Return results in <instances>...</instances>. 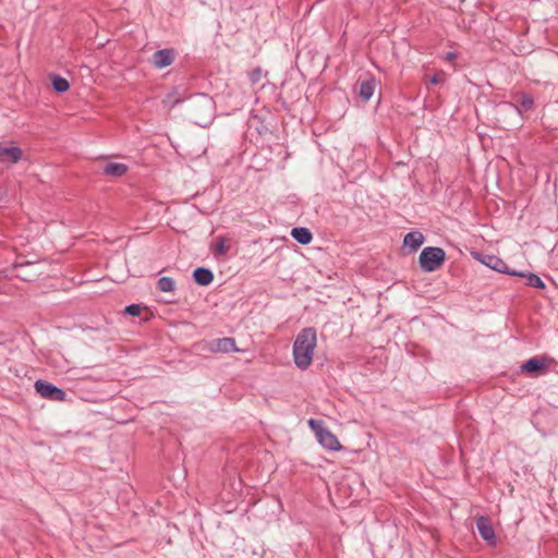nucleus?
Masks as SVG:
<instances>
[{
	"instance_id": "obj_1",
	"label": "nucleus",
	"mask_w": 558,
	"mask_h": 558,
	"mask_svg": "<svg viewBox=\"0 0 558 558\" xmlns=\"http://www.w3.org/2000/svg\"><path fill=\"white\" fill-rule=\"evenodd\" d=\"M317 347V335L313 328L302 329L293 344V359L300 369H307L313 363Z\"/></svg>"
},
{
	"instance_id": "obj_2",
	"label": "nucleus",
	"mask_w": 558,
	"mask_h": 558,
	"mask_svg": "<svg viewBox=\"0 0 558 558\" xmlns=\"http://www.w3.org/2000/svg\"><path fill=\"white\" fill-rule=\"evenodd\" d=\"M308 426L315 433L318 442L327 450L339 451L342 446L337 436L324 426L322 421L311 418Z\"/></svg>"
},
{
	"instance_id": "obj_3",
	"label": "nucleus",
	"mask_w": 558,
	"mask_h": 558,
	"mask_svg": "<svg viewBox=\"0 0 558 558\" xmlns=\"http://www.w3.org/2000/svg\"><path fill=\"white\" fill-rule=\"evenodd\" d=\"M445 262V251L440 247H425L420 254V265L425 271L437 270Z\"/></svg>"
},
{
	"instance_id": "obj_4",
	"label": "nucleus",
	"mask_w": 558,
	"mask_h": 558,
	"mask_svg": "<svg viewBox=\"0 0 558 558\" xmlns=\"http://www.w3.org/2000/svg\"><path fill=\"white\" fill-rule=\"evenodd\" d=\"M473 256L475 259H477L480 263L486 265L487 267L504 274H511L508 265L498 256L490 255V254H481V253H473Z\"/></svg>"
},
{
	"instance_id": "obj_5",
	"label": "nucleus",
	"mask_w": 558,
	"mask_h": 558,
	"mask_svg": "<svg viewBox=\"0 0 558 558\" xmlns=\"http://www.w3.org/2000/svg\"><path fill=\"white\" fill-rule=\"evenodd\" d=\"M37 393H39L43 398L52 401H63L65 398V392L63 390L41 380H37Z\"/></svg>"
},
{
	"instance_id": "obj_6",
	"label": "nucleus",
	"mask_w": 558,
	"mask_h": 558,
	"mask_svg": "<svg viewBox=\"0 0 558 558\" xmlns=\"http://www.w3.org/2000/svg\"><path fill=\"white\" fill-rule=\"evenodd\" d=\"M208 349L213 353L241 352L233 338H220L211 341Z\"/></svg>"
},
{
	"instance_id": "obj_7",
	"label": "nucleus",
	"mask_w": 558,
	"mask_h": 558,
	"mask_svg": "<svg viewBox=\"0 0 558 558\" xmlns=\"http://www.w3.org/2000/svg\"><path fill=\"white\" fill-rule=\"evenodd\" d=\"M550 362L551 360L548 357H533L522 364L521 369L523 373H545Z\"/></svg>"
},
{
	"instance_id": "obj_8",
	"label": "nucleus",
	"mask_w": 558,
	"mask_h": 558,
	"mask_svg": "<svg viewBox=\"0 0 558 558\" xmlns=\"http://www.w3.org/2000/svg\"><path fill=\"white\" fill-rule=\"evenodd\" d=\"M22 158V150L17 146L9 145L5 142L0 143V161H10L16 163Z\"/></svg>"
},
{
	"instance_id": "obj_9",
	"label": "nucleus",
	"mask_w": 558,
	"mask_h": 558,
	"mask_svg": "<svg viewBox=\"0 0 558 558\" xmlns=\"http://www.w3.org/2000/svg\"><path fill=\"white\" fill-rule=\"evenodd\" d=\"M476 527L483 539H485L489 544L495 543V531L493 529L490 521L487 518L478 517L476 519Z\"/></svg>"
},
{
	"instance_id": "obj_10",
	"label": "nucleus",
	"mask_w": 558,
	"mask_h": 558,
	"mask_svg": "<svg viewBox=\"0 0 558 558\" xmlns=\"http://www.w3.org/2000/svg\"><path fill=\"white\" fill-rule=\"evenodd\" d=\"M174 60V52L170 49L158 50L153 54V63L157 69L170 65Z\"/></svg>"
},
{
	"instance_id": "obj_11",
	"label": "nucleus",
	"mask_w": 558,
	"mask_h": 558,
	"mask_svg": "<svg viewBox=\"0 0 558 558\" xmlns=\"http://www.w3.org/2000/svg\"><path fill=\"white\" fill-rule=\"evenodd\" d=\"M231 240L227 236H217L210 244V250L216 257L226 256L230 250Z\"/></svg>"
},
{
	"instance_id": "obj_12",
	"label": "nucleus",
	"mask_w": 558,
	"mask_h": 558,
	"mask_svg": "<svg viewBox=\"0 0 558 558\" xmlns=\"http://www.w3.org/2000/svg\"><path fill=\"white\" fill-rule=\"evenodd\" d=\"M193 278L197 284L208 286L213 282L214 275L209 269L199 267L194 270Z\"/></svg>"
},
{
	"instance_id": "obj_13",
	"label": "nucleus",
	"mask_w": 558,
	"mask_h": 558,
	"mask_svg": "<svg viewBox=\"0 0 558 558\" xmlns=\"http://www.w3.org/2000/svg\"><path fill=\"white\" fill-rule=\"evenodd\" d=\"M128 172V166L121 162H109L104 167V173L109 177H122Z\"/></svg>"
},
{
	"instance_id": "obj_14",
	"label": "nucleus",
	"mask_w": 558,
	"mask_h": 558,
	"mask_svg": "<svg viewBox=\"0 0 558 558\" xmlns=\"http://www.w3.org/2000/svg\"><path fill=\"white\" fill-rule=\"evenodd\" d=\"M375 88H376L375 80L368 78L366 81L361 82L359 94L363 100L367 101L374 95Z\"/></svg>"
},
{
	"instance_id": "obj_15",
	"label": "nucleus",
	"mask_w": 558,
	"mask_h": 558,
	"mask_svg": "<svg viewBox=\"0 0 558 558\" xmlns=\"http://www.w3.org/2000/svg\"><path fill=\"white\" fill-rule=\"evenodd\" d=\"M424 242V236L421 232H410L404 236L403 243L412 250H417Z\"/></svg>"
},
{
	"instance_id": "obj_16",
	"label": "nucleus",
	"mask_w": 558,
	"mask_h": 558,
	"mask_svg": "<svg viewBox=\"0 0 558 558\" xmlns=\"http://www.w3.org/2000/svg\"><path fill=\"white\" fill-rule=\"evenodd\" d=\"M291 235L294 240L304 245L308 244L313 240L312 233L306 228H293Z\"/></svg>"
},
{
	"instance_id": "obj_17",
	"label": "nucleus",
	"mask_w": 558,
	"mask_h": 558,
	"mask_svg": "<svg viewBox=\"0 0 558 558\" xmlns=\"http://www.w3.org/2000/svg\"><path fill=\"white\" fill-rule=\"evenodd\" d=\"M49 77L51 81V85L57 93H64L69 90L70 83L68 82V80L56 74H50Z\"/></svg>"
},
{
	"instance_id": "obj_18",
	"label": "nucleus",
	"mask_w": 558,
	"mask_h": 558,
	"mask_svg": "<svg viewBox=\"0 0 558 558\" xmlns=\"http://www.w3.org/2000/svg\"><path fill=\"white\" fill-rule=\"evenodd\" d=\"M511 275L513 276H520V277H525L526 278V284L530 286V287H534V288H538V289H543L545 287L544 282L542 281V279L534 275V274H529V275H524L522 272H511Z\"/></svg>"
},
{
	"instance_id": "obj_19",
	"label": "nucleus",
	"mask_w": 558,
	"mask_h": 558,
	"mask_svg": "<svg viewBox=\"0 0 558 558\" xmlns=\"http://www.w3.org/2000/svg\"><path fill=\"white\" fill-rule=\"evenodd\" d=\"M157 287L162 292H172L175 289V281L170 277H161L157 282Z\"/></svg>"
},
{
	"instance_id": "obj_20",
	"label": "nucleus",
	"mask_w": 558,
	"mask_h": 558,
	"mask_svg": "<svg viewBox=\"0 0 558 558\" xmlns=\"http://www.w3.org/2000/svg\"><path fill=\"white\" fill-rule=\"evenodd\" d=\"M446 77L447 74L444 71H437L433 76L426 77L425 82L433 85L444 84L446 82Z\"/></svg>"
},
{
	"instance_id": "obj_21",
	"label": "nucleus",
	"mask_w": 558,
	"mask_h": 558,
	"mask_svg": "<svg viewBox=\"0 0 558 558\" xmlns=\"http://www.w3.org/2000/svg\"><path fill=\"white\" fill-rule=\"evenodd\" d=\"M518 102L522 110H530L533 107V99L531 96L526 94H520L518 96Z\"/></svg>"
},
{
	"instance_id": "obj_22",
	"label": "nucleus",
	"mask_w": 558,
	"mask_h": 558,
	"mask_svg": "<svg viewBox=\"0 0 558 558\" xmlns=\"http://www.w3.org/2000/svg\"><path fill=\"white\" fill-rule=\"evenodd\" d=\"M181 97L178 93V90H173L167 95L163 102L170 106H174L181 101Z\"/></svg>"
},
{
	"instance_id": "obj_23",
	"label": "nucleus",
	"mask_w": 558,
	"mask_h": 558,
	"mask_svg": "<svg viewBox=\"0 0 558 558\" xmlns=\"http://www.w3.org/2000/svg\"><path fill=\"white\" fill-rule=\"evenodd\" d=\"M143 308L140 305L132 304L125 307V313H128L131 316H138L141 315Z\"/></svg>"
},
{
	"instance_id": "obj_24",
	"label": "nucleus",
	"mask_w": 558,
	"mask_h": 558,
	"mask_svg": "<svg viewBox=\"0 0 558 558\" xmlns=\"http://www.w3.org/2000/svg\"><path fill=\"white\" fill-rule=\"evenodd\" d=\"M16 268H17V276L24 280H28V278L26 277V272H24L25 267L23 265H17Z\"/></svg>"
},
{
	"instance_id": "obj_25",
	"label": "nucleus",
	"mask_w": 558,
	"mask_h": 558,
	"mask_svg": "<svg viewBox=\"0 0 558 558\" xmlns=\"http://www.w3.org/2000/svg\"><path fill=\"white\" fill-rule=\"evenodd\" d=\"M457 58V54L454 52H447L446 56H445V60L448 61V62H452L454 61Z\"/></svg>"
}]
</instances>
